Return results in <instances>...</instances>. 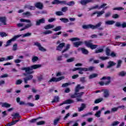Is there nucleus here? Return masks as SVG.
I'll return each mask as SVG.
<instances>
[{
  "mask_svg": "<svg viewBox=\"0 0 126 126\" xmlns=\"http://www.w3.org/2000/svg\"><path fill=\"white\" fill-rule=\"evenodd\" d=\"M98 47V45H96V44H93L92 43V45L90 46V48L92 49V50H94V49H96V48H97Z\"/></svg>",
  "mask_w": 126,
  "mask_h": 126,
  "instance_id": "obj_38",
  "label": "nucleus"
},
{
  "mask_svg": "<svg viewBox=\"0 0 126 126\" xmlns=\"http://www.w3.org/2000/svg\"><path fill=\"white\" fill-rule=\"evenodd\" d=\"M108 65L107 66V68H110V67H112V66H114V65H116V63L114 62L110 61L108 62Z\"/></svg>",
  "mask_w": 126,
  "mask_h": 126,
  "instance_id": "obj_26",
  "label": "nucleus"
},
{
  "mask_svg": "<svg viewBox=\"0 0 126 126\" xmlns=\"http://www.w3.org/2000/svg\"><path fill=\"white\" fill-rule=\"evenodd\" d=\"M13 51H16L17 50V44L15 43L13 46Z\"/></svg>",
  "mask_w": 126,
  "mask_h": 126,
  "instance_id": "obj_58",
  "label": "nucleus"
},
{
  "mask_svg": "<svg viewBox=\"0 0 126 126\" xmlns=\"http://www.w3.org/2000/svg\"><path fill=\"white\" fill-rule=\"evenodd\" d=\"M55 26L54 25L49 24L44 27V29L46 30H49V29H52V28H54Z\"/></svg>",
  "mask_w": 126,
  "mask_h": 126,
  "instance_id": "obj_23",
  "label": "nucleus"
},
{
  "mask_svg": "<svg viewBox=\"0 0 126 126\" xmlns=\"http://www.w3.org/2000/svg\"><path fill=\"white\" fill-rule=\"evenodd\" d=\"M101 25H102V22H99L94 26L93 25V30L97 29V28H99V27H100Z\"/></svg>",
  "mask_w": 126,
  "mask_h": 126,
  "instance_id": "obj_29",
  "label": "nucleus"
},
{
  "mask_svg": "<svg viewBox=\"0 0 126 126\" xmlns=\"http://www.w3.org/2000/svg\"><path fill=\"white\" fill-rule=\"evenodd\" d=\"M21 35H17L14 36L13 38H12L11 39L8 40L6 42V44L5 45V47H8V46H10V44H11L12 42H14L16 39H18V38L21 37Z\"/></svg>",
  "mask_w": 126,
  "mask_h": 126,
  "instance_id": "obj_4",
  "label": "nucleus"
},
{
  "mask_svg": "<svg viewBox=\"0 0 126 126\" xmlns=\"http://www.w3.org/2000/svg\"><path fill=\"white\" fill-rule=\"evenodd\" d=\"M21 22H26V23H30L25 26L26 29H28V28H30L33 25L31 23V21L30 20H26L25 19H21L20 20Z\"/></svg>",
  "mask_w": 126,
  "mask_h": 126,
  "instance_id": "obj_5",
  "label": "nucleus"
},
{
  "mask_svg": "<svg viewBox=\"0 0 126 126\" xmlns=\"http://www.w3.org/2000/svg\"><path fill=\"white\" fill-rule=\"evenodd\" d=\"M62 30V27L58 26L55 28V29H53V31L57 32V31H60V30Z\"/></svg>",
  "mask_w": 126,
  "mask_h": 126,
  "instance_id": "obj_47",
  "label": "nucleus"
},
{
  "mask_svg": "<svg viewBox=\"0 0 126 126\" xmlns=\"http://www.w3.org/2000/svg\"><path fill=\"white\" fill-rule=\"evenodd\" d=\"M97 8H99V5H96L95 6H94L91 8H89V10H92L93 9H97Z\"/></svg>",
  "mask_w": 126,
  "mask_h": 126,
  "instance_id": "obj_45",
  "label": "nucleus"
},
{
  "mask_svg": "<svg viewBox=\"0 0 126 126\" xmlns=\"http://www.w3.org/2000/svg\"><path fill=\"white\" fill-rule=\"evenodd\" d=\"M118 125H120V122L115 121L112 124L111 126H118Z\"/></svg>",
  "mask_w": 126,
  "mask_h": 126,
  "instance_id": "obj_60",
  "label": "nucleus"
},
{
  "mask_svg": "<svg viewBox=\"0 0 126 126\" xmlns=\"http://www.w3.org/2000/svg\"><path fill=\"white\" fill-rule=\"evenodd\" d=\"M126 75V72L125 71H122L119 73V76H125Z\"/></svg>",
  "mask_w": 126,
  "mask_h": 126,
  "instance_id": "obj_42",
  "label": "nucleus"
},
{
  "mask_svg": "<svg viewBox=\"0 0 126 126\" xmlns=\"http://www.w3.org/2000/svg\"><path fill=\"white\" fill-rule=\"evenodd\" d=\"M114 23H116V22H115V21H113V20H108L107 21H105V24L106 25H113V24H114Z\"/></svg>",
  "mask_w": 126,
  "mask_h": 126,
  "instance_id": "obj_28",
  "label": "nucleus"
},
{
  "mask_svg": "<svg viewBox=\"0 0 126 126\" xmlns=\"http://www.w3.org/2000/svg\"><path fill=\"white\" fill-rule=\"evenodd\" d=\"M21 83H22V80L19 79L16 81L15 84H16V85H19L21 84Z\"/></svg>",
  "mask_w": 126,
  "mask_h": 126,
  "instance_id": "obj_51",
  "label": "nucleus"
},
{
  "mask_svg": "<svg viewBox=\"0 0 126 126\" xmlns=\"http://www.w3.org/2000/svg\"><path fill=\"white\" fill-rule=\"evenodd\" d=\"M56 14L58 16H61L62 15H63V13L62 11H58L56 12Z\"/></svg>",
  "mask_w": 126,
  "mask_h": 126,
  "instance_id": "obj_44",
  "label": "nucleus"
},
{
  "mask_svg": "<svg viewBox=\"0 0 126 126\" xmlns=\"http://www.w3.org/2000/svg\"><path fill=\"white\" fill-rule=\"evenodd\" d=\"M101 92H103V95L104 98H108L110 96V92L107 89H102Z\"/></svg>",
  "mask_w": 126,
  "mask_h": 126,
  "instance_id": "obj_9",
  "label": "nucleus"
},
{
  "mask_svg": "<svg viewBox=\"0 0 126 126\" xmlns=\"http://www.w3.org/2000/svg\"><path fill=\"white\" fill-rule=\"evenodd\" d=\"M38 60H39V58H38V57L37 56L33 57L32 59V63H35V62H37Z\"/></svg>",
  "mask_w": 126,
  "mask_h": 126,
  "instance_id": "obj_52",
  "label": "nucleus"
},
{
  "mask_svg": "<svg viewBox=\"0 0 126 126\" xmlns=\"http://www.w3.org/2000/svg\"><path fill=\"white\" fill-rule=\"evenodd\" d=\"M110 56H111V57H112V58H116V57H117V53H116L114 52H112L110 54Z\"/></svg>",
  "mask_w": 126,
  "mask_h": 126,
  "instance_id": "obj_56",
  "label": "nucleus"
},
{
  "mask_svg": "<svg viewBox=\"0 0 126 126\" xmlns=\"http://www.w3.org/2000/svg\"><path fill=\"white\" fill-rule=\"evenodd\" d=\"M12 117H13L12 118V122L10 123H8L7 125H5V126H14L15 124L17 123H18L19 122L20 118H21V116L19 115V113H14L12 114Z\"/></svg>",
  "mask_w": 126,
  "mask_h": 126,
  "instance_id": "obj_2",
  "label": "nucleus"
},
{
  "mask_svg": "<svg viewBox=\"0 0 126 126\" xmlns=\"http://www.w3.org/2000/svg\"><path fill=\"white\" fill-rule=\"evenodd\" d=\"M35 7L39 8V9H42L43 8V3L41 2H37L35 4Z\"/></svg>",
  "mask_w": 126,
  "mask_h": 126,
  "instance_id": "obj_20",
  "label": "nucleus"
},
{
  "mask_svg": "<svg viewBox=\"0 0 126 126\" xmlns=\"http://www.w3.org/2000/svg\"><path fill=\"white\" fill-rule=\"evenodd\" d=\"M79 2H80L82 5H86L87 3L93 2V0H81Z\"/></svg>",
  "mask_w": 126,
  "mask_h": 126,
  "instance_id": "obj_13",
  "label": "nucleus"
},
{
  "mask_svg": "<svg viewBox=\"0 0 126 126\" xmlns=\"http://www.w3.org/2000/svg\"><path fill=\"white\" fill-rule=\"evenodd\" d=\"M80 39L78 37H73L70 39V41H72V42H73L74 41H79Z\"/></svg>",
  "mask_w": 126,
  "mask_h": 126,
  "instance_id": "obj_50",
  "label": "nucleus"
},
{
  "mask_svg": "<svg viewBox=\"0 0 126 126\" xmlns=\"http://www.w3.org/2000/svg\"><path fill=\"white\" fill-rule=\"evenodd\" d=\"M105 13V11L104 10H101L100 11H95L93 13L91 14V16H94L95 14H97V17H100V16H101V15H103Z\"/></svg>",
  "mask_w": 126,
  "mask_h": 126,
  "instance_id": "obj_8",
  "label": "nucleus"
},
{
  "mask_svg": "<svg viewBox=\"0 0 126 126\" xmlns=\"http://www.w3.org/2000/svg\"><path fill=\"white\" fill-rule=\"evenodd\" d=\"M70 47V45L69 44H67L65 47V49H64L63 51H62V54H63L65 52H66Z\"/></svg>",
  "mask_w": 126,
  "mask_h": 126,
  "instance_id": "obj_36",
  "label": "nucleus"
},
{
  "mask_svg": "<svg viewBox=\"0 0 126 126\" xmlns=\"http://www.w3.org/2000/svg\"><path fill=\"white\" fill-rule=\"evenodd\" d=\"M82 53L84 55H88L89 52L88 50H86L85 48H81Z\"/></svg>",
  "mask_w": 126,
  "mask_h": 126,
  "instance_id": "obj_34",
  "label": "nucleus"
},
{
  "mask_svg": "<svg viewBox=\"0 0 126 126\" xmlns=\"http://www.w3.org/2000/svg\"><path fill=\"white\" fill-rule=\"evenodd\" d=\"M55 102H59V97L58 96H55L54 100L52 101V103H55Z\"/></svg>",
  "mask_w": 126,
  "mask_h": 126,
  "instance_id": "obj_61",
  "label": "nucleus"
},
{
  "mask_svg": "<svg viewBox=\"0 0 126 126\" xmlns=\"http://www.w3.org/2000/svg\"><path fill=\"white\" fill-rule=\"evenodd\" d=\"M106 56H110V49L109 48H106Z\"/></svg>",
  "mask_w": 126,
  "mask_h": 126,
  "instance_id": "obj_63",
  "label": "nucleus"
},
{
  "mask_svg": "<svg viewBox=\"0 0 126 126\" xmlns=\"http://www.w3.org/2000/svg\"><path fill=\"white\" fill-rule=\"evenodd\" d=\"M37 126H42V125H45V121H40L36 123Z\"/></svg>",
  "mask_w": 126,
  "mask_h": 126,
  "instance_id": "obj_57",
  "label": "nucleus"
},
{
  "mask_svg": "<svg viewBox=\"0 0 126 126\" xmlns=\"http://www.w3.org/2000/svg\"><path fill=\"white\" fill-rule=\"evenodd\" d=\"M62 79H64V76H62L59 78L53 77L48 81V83L50 82H58L61 81Z\"/></svg>",
  "mask_w": 126,
  "mask_h": 126,
  "instance_id": "obj_7",
  "label": "nucleus"
},
{
  "mask_svg": "<svg viewBox=\"0 0 126 126\" xmlns=\"http://www.w3.org/2000/svg\"><path fill=\"white\" fill-rule=\"evenodd\" d=\"M19 35H21V37L22 36L23 37H29V36H31V35H32V33L30 32H27V33H25L24 34H19Z\"/></svg>",
  "mask_w": 126,
  "mask_h": 126,
  "instance_id": "obj_32",
  "label": "nucleus"
},
{
  "mask_svg": "<svg viewBox=\"0 0 126 126\" xmlns=\"http://www.w3.org/2000/svg\"><path fill=\"white\" fill-rule=\"evenodd\" d=\"M32 78H33V75H30L26 77L25 78H24L23 79L25 83L26 84H27V83H28V81H29V80H31Z\"/></svg>",
  "mask_w": 126,
  "mask_h": 126,
  "instance_id": "obj_12",
  "label": "nucleus"
},
{
  "mask_svg": "<svg viewBox=\"0 0 126 126\" xmlns=\"http://www.w3.org/2000/svg\"><path fill=\"white\" fill-rule=\"evenodd\" d=\"M103 100V98H100L97 99L94 101V104H98L102 102Z\"/></svg>",
  "mask_w": 126,
  "mask_h": 126,
  "instance_id": "obj_35",
  "label": "nucleus"
},
{
  "mask_svg": "<svg viewBox=\"0 0 126 126\" xmlns=\"http://www.w3.org/2000/svg\"><path fill=\"white\" fill-rule=\"evenodd\" d=\"M25 8H28V9H30V10H35V9L36 8L35 7V6H31L28 4H26L25 5Z\"/></svg>",
  "mask_w": 126,
  "mask_h": 126,
  "instance_id": "obj_19",
  "label": "nucleus"
},
{
  "mask_svg": "<svg viewBox=\"0 0 126 126\" xmlns=\"http://www.w3.org/2000/svg\"><path fill=\"white\" fill-rule=\"evenodd\" d=\"M101 79L105 81H104V82H99V84H100L101 86H103L104 84H105V85H109L110 83H111V77H103Z\"/></svg>",
  "mask_w": 126,
  "mask_h": 126,
  "instance_id": "obj_3",
  "label": "nucleus"
},
{
  "mask_svg": "<svg viewBox=\"0 0 126 126\" xmlns=\"http://www.w3.org/2000/svg\"><path fill=\"white\" fill-rule=\"evenodd\" d=\"M85 87L84 86H81L80 84L77 85V86L75 88V92L78 93L79 92V90H81L82 89H84Z\"/></svg>",
  "mask_w": 126,
  "mask_h": 126,
  "instance_id": "obj_16",
  "label": "nucleus"
},
{
  "mask_svg": "<svg viewBox=\"0 0 126 126\" xmlns=\"http://www.w3.org/2000/svg\"><path fill=\"white\" fill-rule=\"evenodd\" d=\"M60 20L62 21V22H63L64 23H67V22H69L68 19L64 18H62L60 19Z\"/></svg>",
  "mask_w": 126,
  "mask_h": 126,
  "instance_id": "obj_33",
  "label": "nucleus"
},
{
  "mask_svg": "<svg viewBox=\"0 0 126 126\" xmlns=\"http://www.w3.org/2000/svg\"><path fill=\"white\" fill-rule=\"evenodd\" d=\"M41 23H45V19L42 18L36 21V25L38 26L40 25Z\"/></svg>",
  "mask_w": 126,
  "mask_h": 126,
  "instance_id": "obj_22",
  "label": "nucleus"
},
{
  "mask_svg": "<svg viewBox=\"0 0 126 126\" xmlns=\"http://www.w3.org/2000/svg\"><path fill=\"white\" fill-rule=\"evenodd\" d=\"M99 59H100V60H101L102 61H106V60H109V57H100Z\"/></svg>",
  "mask_w": 126,
  "mask_h": 126,
  "instance_id": "obj_55",
  "label": "nucleus"
},
{
  "mask_svg": "<svg viewBox=\"0 0 126 126\" xmlns=\"http://www.w3.org/2000/svg\"><path fill=\"white\" fill-rule=\"evenodd\" d=\"M104 52V49H99L98 50H96L95 51V54H99V53H103Z\"/></svg>",
  "mask_w": 126,
  "mask_h": 126,
  "instance_id": "obj_49",
  "label": "nucleus"
},
{
  "mask_svg": "<svg viewBox=\"0 0 126 126\" xmlns=\"http://www.w3.org/2000/svg\"><path fill=\"white\" fill-rule=\"evenodd\" d=\"M84 43L85 44L86 46H87V47L90 48L92 44V40H90L89 41H84Z\"/></svg>",
  "mask_w": 126,
  "mask_h": 126,
  "instance_id": "obj_25",
  "label": "nucleus"
},
{
  "mask_svg": "<svg viewBox=\"0 0 126 126\" xmlns=\"http://www.w3.org/2000/svg\"><path fill=\"white\" fill-rule=\"evenodd\" d=\"M53 33V32L51 30H47L43 32V34L44 35H48L49 34H52Z\"/></svg>",
  "mask_w": 126,
  "mask_h": 126,
  "instance_id": "obj_31",
  "label": "nucleus"
},
{
  "mask_svg": "<svg viewBox=\"0 0 126 126\" xmlns=\"http://www.w3.org/2000/svg\"><path fill=\"white\" fill-rule=\"evenodd\" d=\"M10 106L11 105L7 102H4L1 104V107L3 108H10Z\"/></svg>",
  "mask_w": 126,
  "mask_h": 126,
  "instance_id": "obj_24",
  "label": "nucleus"
},
{
  "mask_svg": "<svg viewBox=\"0 0 126 126\" xmlns=\"http://www.w3.org/2000/svg\"><path fill=\"white\" fill-rule=\"evenodd\" d=\"M83 94H84V92H81L77 93V98L76 100L77 102H81L82 101V99H81V97L82 96H83Z\"/></svg>",
  "mask_w": 126,
  "mask_h": 126,
  "instance_id": "obj_10",
  "label": "nucleus"
},
{
  "mask_svg": "<svg viewBox=\"0 0 126 126\" xmlns=\"http://www.w3.org/2000/svg\"><path fill=\"white\" fill-rule=\"evenodd\" d=\"M60 0H54L52 3V4H60Z\"/></svg>",
  "mask_w": 126,
  "mask_h": 126,
  "instance_id": "obj_53",
  "label": "nucleus"
},
{
  "mask_svg": "<svg viewBox=\"0 0 126 126\" xmlns=\"http://www.w3.org/2000/svg\"><path fill=\"white\" fill-rule=\"evenodd\" d=\"M119 110L118 107H113L111 109V112H117Z\"/></svg>",
  "mask_w": 126,
  "mask_h": 126,
  "instance_id": "obj_64",
  "label": "nucleus"
},
{
  "mask_svg": "<svg viewBox=\"0 0 126 126\" xmlns=\"http://www.w3.org/2000/svg\"><path fill=\"white\" fill-rule=\"evenodd\" d=\"M42 65L41 64H34L32 65L30 67H25L22 68V70H25V72L28 73V74H32V73H34L33 69H37V68H39L41 67Z\"/></svg>",
  "mask_w": 126,
  "mask_h": 126,
  "instance_id": "obj_1",
  "label": "nucleus"
},
{
  "mask_svg": "<svg viewBox=\"0 0 126 126\" xmlns=\"http://www.w3.org/2000/svg\"><path fill=\"white\" fill-rule=\"evenodd\" d=\"M98 76V74H93L89 76L90 79H92V78H95V77H97Z\"/></svg>",
  "mask_w": 126,
  "mask_h": 126,
  "instance_id": "obj_39",
  "label": "nucleus"
},
{
  "mask_svg": "<svg viewBox=\"0 0 126 126\" xmlns=\"http://www.w3.org/2000/svg\"><path fill=\"white\" fill-rule=\"evenodd\" d=\"M85 108H86V105H85V104H84V103H82L81 104V106L80 107L78 108V111L81 112V111H83V110H84V109H85Z\"/></svg>",
  "mask_w": 126,
  "mask_h": 126,
  "instance_id": "obj_27",
  "label": "nucleus"
},
{
  "mask_svg": "<svg viewBox=\"0 0 126 126\" xmlns=\"http://www.w3.org/2000/svg\"><path fill=\"white\" fill-rule=\"evenodd\" d=\"M0 21L3 25H6V18L5 17H0Z\"/></svg>",
  "mask_w": 126,
  "mask_h": 126,
  "instance_id": "obj_17",
  "label": "nucleus"
},
{
  "mask_svg": "<svg viewBox=\"0 0 126 126\" xmlns=\"http://www.w3.org/2000/svg\"><path fill=\"white\" fill-rule=\"evenodd\" d=\"M62 34V32H59L58 33H55L54 35L52 36V39H56L57 38V35H61Z\"/></svg>",
  "mask_w": 126,
  "mask_h": 126,
  "instance_id": "obj_41",
  "label": "nucleus"
},
{
  "mask_svg": "<svg viewBox=\"0 0 126 126\" xmlns=\"http://www.w3.org/2000/svg\"><path fill=\"white\" fill-rule=\"evenodd\" d=\"M38 81H42L43 79H44V77H43V75H40L39 76L37 77Z\"/></svg>",
  "mask_w": 126,
  "mask_h": 126,
  "instance_id": "obj_62",
  "label": "nucleus"
},
{
  "mask_svg": "<svg viewBox=\"0 0 126 126\" xmlns=\"http://www.w3.org/2000/svg\"><path fill=\"white\" fill-rule=\"evenodd\" d=\"M23 15H26V16H32V14L29 11H27L26 12L23 13Z\"/></svg>",
  "mask_w": 126,
  "mask_h": 126,
  "instance_id": "obj_43",
  "label": "nucleus"
},
{
  "mask_svg": "<svg viewBox=\"0 0 126 126\" xmlns=\"http://www.w3.org/2000/svg\"><path fill=\"white\" fill-rule=\"evenodd\" d=\"M72 103H74V101L72 99H69L60 104V106H63L64 104H72Z\"/></svg>",
  "mask_w": 126,
  "mask_h": 126,
  "instance_id": "obj_15",
  "label": "nucleus"
},
{
  "mask_svg": "<svg viewBox=\"0 0 126 126\" xmlns=\"http://www.w3.org/2000/svg\"><path fill=\"white\" fill-rule=\"evenodd\" d=\"M14 58L13 56H7L6 59L3 57H0V62H4L5 61H10V60H13Z\"/></svg>",
  "mask_w": 126,
  "mask_h": 126,
  "instance_id": "obj_11",
  "label": "nucleus"
},
{
  "mask_svg": "<svg viewBox=\"0 0 126 126\" xmlns=\"http://www.w3.org/2000/svg\"><path fill=\"white\" fill-rule=\"evenodd\" d=\"M82 28L83 29H89V28H91V29H93V25H83Z\"/></svg>",
  "mask_w": 126,
  "mask_h": 126,
  "instance_id": "obj_21",
  "label": "nucleus"
},
{
  "mask_svg": "<svg viewBox=\"0 0 126 126\" xmlns=\"http://www.w3.org/2000/svg\"><path fill=\"white\" fill-rule=\"evenodd\" d=\"M125 8H124L123 7H118L113 8V10H124Z\"/></svg>",
  "mask_w": 126,
  "mask_h": 126,
  "instance_id": "obj_48",
  "label": "nucleus"
},
{
  "mask_svg": "<svg viewBox=\"0 0 126 126\" xmlns=\"http://www.w3.org/2000/svg\"><path fill=\"white\" fill-rule=\"evenodd\" d=\"M101 113H102V111L99 110L96 112L94 116H95V117H96V118H100V117L101 116Z\"/></svg>",
  "mask_w": 126,
  "mask_h": 126,
  "instance_id": "obj_30",
  "label": "nucleus"
},
{
  "mask_svg": "<svg viewBox=\"0 0 126 126\" xmlns=\"http://www.w3.org/2000/svg\"><path fill=\"white\" fill-rule=\"evenodd\" d=\"M64 46H65V43H64L60 44L56 48L57 51H62Z\"/></svg>",
  "mask_w": 126,
  "mask_h": 126,
  "instance_id": "obj_14",
  "label": "nucleus"
},
{
  "mask_svg": "<svg viewBox=\"0 0 126 126\" xmlns=\"http://www.w3.org/2000/svg\"><path fill=\"white\" fill-rule=\"evenodd\" d=\"M83 44V42L82 41H77L73 42V45L74 47H76V48H78L79 46H81Z\"/></svg>",
  "mask_w": 126,
  "mask_h": 126,
  "instance_id": "obj_18",
  "label": "nucleus"
},
{
  "mask_svg": "<svg viewBox=\"0 0 126 126\" xmlns=\"http://www.w3.org/2000/svg\"><path fill=\"white\" fill-rule=\"evenodd\" d=\"M72 71H76V70H79L78 73L80 74H83V71H87L88 69L87 68L82 67H76L72 69Z\"/></svg>",
  "mask_w": 126,
  "mask_h": 126,
  "instance_id": "obj_6",
  "label": "nucleus"
},
{
  "mask_svg": "<svg viewBox=\"0 0 126 126\" xmlns=\"http://www.w3.org/2000/svg\"><path fill=\"white\" fill-rule=\"evenodd\" d=\"M75 4V3L73 1H71L67 3V5H68L69 6H72V5H74Z\"/></svg>",
  "mask_w": 126,
  "mask_h": 126,
  "instance_id": "obj_40",
  "label": "nucleus"
},
{
  "mask_svg": "<svg viewBox=\"0 0 126 126\" xmlns=\"http://www.w3.org/2000/svg\"><path fill=\"white\" fill-rule=\"evenodd\" d=\"M0 36L1 37H6V36H8L7 33H6L5 32H0Z\"/></svg>",
  "mask_w": 126,
  "mask_h": 126,
  "instance_id": "obj_46",
  "label": "nucleus"
},
{
  "mask_svg": "<svg viewBox=\"0 0 126 126\" xmlns=\"http://www.w3.org/2000/svg\"><path fill=\"white\" fill-rule=\"evenodd\" d=\"M122 62L121 60H119L118 61V64L117 66V68H119V67H121V64H122Z\"/></svg>",
  "mask_w": 126,
  "mask_h": 126,
  "instance_id": "obj_59",
  "label": "nucleus"
},
{
  "mask_svg": "<svg viewBox=\"0 0 126 126\" xmlns=\"http://www.w3.org/2000/svg\"><path fill=\"white\" fill-rule=\"evenodd\" d=\"M39 50L41 51L42 52H46V49H45L44 47H42L41 45H40L38 47Z\"/></svg>",
  "mask_w": 126,
  "mask_h": 126,
  "instance_id": "obj_54",
  "label": "nucleus"
},
{
  "mask_svg": "<svg viewBox=\"0 0 126 126\" xmlns=\"http://www.w3.org/2000/svg\"><path fill=\"white\" fill-rule=\"evenodd\" d=\"M61 10L62 12H66L68 10V7L66 6L63 7L62 8Z\"/></svg>",
  "mask_w": 126,
  "mask_h": 126,
  "instance_id": "obj_37",
  "label": "nucleus"
}]
</instances>
